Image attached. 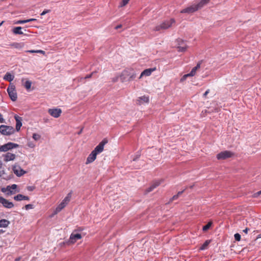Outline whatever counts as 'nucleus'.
I'll return each instance as SVG.
<instances>
[{
	"label": "nucleus",
	"instance_id": "f257e3e1",
	"mask_svg": "<svg viewBox=\"0 0 261 261\" xmlns=\"http://www.w3.org/2000/svg\"><path fill=\"white\" fill-rule=\"evenodd\" d=\"M108 140L104 139L94 148L87 158L86 164H89L94 162L96 159L97 154L102 152L103 150L104 146L108 143Z\"/></svg>",
	"mask_w": 261,
	"mask_h": 261
},
{
	"label": "nucleus",
	"instance_id": "f03ea898",
	"mask_svg": "<svg viewBox=\"0 0 261 261\" xmlns=\"http://www.w3.org/2000/svg\"><path fill=\"white\" fill-rule=\"evenodd\" d=\"M136 75V73L133 71V69H126L122 72L120 79L122 82L130 81L135 79Z\"/></svg>",
	"mask_w": 261,
	"mask_h": 261
},
{
	"label": "nucleus",
	"instance_id": "7ed1b4c3",
	"mask_svg": "<svg viewBox=\"0 0 261 261\" xmlns=\"http://www.w3.org/2000/svg\"><path fill=\"white\" fill-rule=\"evenodd\" d=\"M175 22V19L173 18H171L169 20H166L162 22H161L160 24L157 25L154 29V31H160L163 30H166L172 27L173 24H174Z\"/></svg>",
	"mask_w": 261,
	"mask_h": 261
},
{
	"label": "nucleus",
	"instance_id": "20e7f679",
	"mask_svg": "<svg viewBox=\"0 0 261 261\" xmlns=\"http://www.w3.org/2000/svg\"><path fill=\"white\" fill-rule=\"evenodd\" d=\"M72 192L69 193L64 198L63 201L59 204L54 211V215H56L63 210L69 203L71 197Z\"/></svg>",
	"mask_w": 261,
	"mask_h": 261
},
{
	"label": "nucleus",
	"instance_id": "39448f33",
	"mask_svg": "<svg viewBox=\"0 0 261 261\" xmlns=\"http://www.w3.org/2000/svg\"><path fill=\"white\" fill-rule=\"evenodd\" d=\"M7 92L10 99L12 101H15L17 100V95L14 85L10 83L9 86L7 88Z\"/></svg>",
	"mask_w": 261,
	"mask_h": 261
},
{
	"label": "nucleus",
	"instance_id": "423d86ee",
	"mask_svg": "<svg viewBox=\"0 0 261 261\" xmlns=\"http://www.w3.org/2000/svg\"><path fill=\"white\" fill-rule=\"evenodd\" d=\"M17 186L13 184L12 186H8L6 188H1V191L5 193L7 195H11L16 193V189Z\"/></svg>",
	"mask_w": 261,
	"mask_h": 261
},
{
	"label": "nucleus",
	"instance_id": "0eeeda50",
	"mask_svg": "<svg viewBox=\"0 0 261 261\" xmlns=\"http://www.w3.org/2000/svg\"><path fill=\"white\" fill-rule=\"evenodd\" d=\"M14 132L15 129L12 126L1 125V134L10 136L13 134Z\"/></svg>",
	"mask_w": 261,
	"mask_h": 261
},
{
	"label": "nucleus",
	"instance_id": "6e6552de",
	"mask_svg": "<svg viewBox=\"0 0 261 261\" xmlns=\"http://www.w3.org/2000/svg\"><path fill=\"white\" fill-rule=\"evenodd\" d=\"M234 153L228 150H225L219 153L217 155L218 160H225L226 159L231 158L233 155Z\"/></svg>",
	"mask_w": 261,
	"mask_h": 261
},
{
	"label": "nucleus",
	"instance_id": "1a4fd4ad",
	"mask_svg": "<svg viewBox=\"0 0 261 261\" xmlns=\"http://www.w3.org/2000/svg\"><path fill=\"white\" fill-rule=\"evenodd\" d=\"M197 10H198V7H197L196 4H194L185 9H183L180 11V13L192 14Z\"/></svg>",
	"mask_w": 261,
	"mask_h": 261
},
{
	"label": "nucleus",
	"instance_id": "9d476101",
	"mask_svg": "<svg viewBox=\"0 0 261 261\" xmlns=\"http://www.w3.org/2000/svg\"><path fill=\"white\" fill-rule=\"evenodd\" d=\"M18 146L17 144L9 142L3 145H1V151L6 152L12 149L17 148Z\"/></svg>",
	"mask_w": 261,
	"mask_h": 261
},
{
	"label": "nucleus",
	"instance_id": "9b49d317",
	"mask_svg": "<svg viewBox=\"0 0 261 261\" xmlns=\"http://www.w3.org/2000/svg\"><path fill=\"white\" fill-rule=\"evenodd\" d=\"M48 113L54 118H58L62 113V110L60 109H49L48 110Z\"/></svg>",
	"mask_w": 261,
	"mask_h": 261
},
{
	"label": "nucleus",
	"instance_id": "f8f14e48",
	"mask_svg": "<svg viewBox=\"0 0 261 261\" xmlns=\"http://www.w3.org/2000/svg\"><path fill=\"white\" fill-rule=\"evenodd\" d=\"M13 171L17 176H21L26 173L19 166L16 165L13 167Z\"/></svg>",
	"mask_w": 261,
	"mask_h": 261
},
{
	"label": "nucleus",
	"instance_id": "ddd939ff",
	"mask_svg": "<svg viewBox=\"0 0 261 261\" xmlns=\"http://www.w3.org/2000/svg\"><path fill=\"white\" fill-rule=\"evenodd\" d=\"M1 204L6 208H11L14 206V204L8 200L1 197Z\"/></svg>",
	"mask_w": 261,
	"mask_h": 261
},
{
	"label": "nucleus",
	"instance_id": "4468645a",
	"mask_svg": "<svg viewBox=\"0 0 261 261\" xmlns=\"http://www.w3.org/2000/svg\"><path fill=\"white\" fill-rule=\"evenodd\" d=\"M3 156L5 161L8 162L13 161L15 159L16 155L15 154L7 152L6 154H3Z\"/></svg>",
	"mask_w": 261,
	"mask_h": 261
},
{
	"label": "nucleus",
	"instance_id": "2eb2a0df",
	"mask_svg": "<svg viewBox=\"0 0 261 261\" xmlns=\"http://www.w3.org/2000/svg\"><path fill=\"white\" fill-rule=\"evenodd\" d=\"M177 42H178V45L177 46V48L178 49V51H185L187 46L185 43L180 39H178L177 40Z\"/></svg>",
	"mask_w": 261,
	"mask_h": 261
},
{
	"label": "nucleus",
	"instance_id": "dca6fc26",
	"mask_svg": "<svg viewBox=\"0 0 261 261\" xmlns=\"http://www.w3.org/2000/svg\"><path fill=\"white\" fill-rule=\"evenodd\" d=\"M82 238V236L80 233H72L70 237V241L72 243H74L77 240Z\"/></svg>",
	"mask_w": 261,
	"mask_h": 261
},
{
	"label": "nucleus",
	"instance_id": "f3484780",
	"mask_svg": "<svg viewBox=\"0 0 261 261\" xmlns=\"http://www.w3.org/2000/svg\"><path fill=\"white\" fill-rule=\"evenodd\" d=\"M156 70L155 68H148L144 70L141 73L139 79H141L143 76H148L151 75L152 72Z\"/></svg>",
	"mask_w": 261,
	"mask_h": 261
},
{
	"label": "nucleus",
	"instance_id": "a211bd4d",
	"mask_svg": "<svg viewBox=\"0 0 261 261\" xmlns=\"http://www.w3.org/2000/svg\"><path fill=\"white\" fill-rule=\"evenodd\" d=\"M149 102V97L146 96H143L140 97L137 99V104L141 105L143 104L144 103H148Z\"/></svg>",
	"mask_w": 261,
	"mask_h": 261
},
{
	"label": "nucleus",
	"instance_id": "6ab92c4d",
	"mask_svg": "<svg viewBox=\"0 0 261 261\" xmlns=\"http://www.w3.org/2000/svg\"><path fill=\"white\" fill-rule=\"evenodd\" d=\"M14 118L16 122V129L19 131L22 126L21 118L17 115L15 116Z\"/></svg>",
	"mask_w": 261,
	"mask_h": 261
},
{
	"label": "nucleus",
	"instance_id": "aec40b11",
	"mask_svg": "<svg viewBox=\"0 0 261 261\" xmlns=\"http://www.w3.org/2000/svg\"><path fill=\"white\" fill-rule=\"evenodd\" d=\"M14 200L16 201L29 200L30 198L27 196H24L22 194H18L14 197Z\"/></svg>",
	"mask_w": 261,
	"mask_h": 261
},
{
	"label": "nucleus",
	"instance_id": "412c9836",
	"mask_svg": "<svg viewBox=\"0 0 261 261\" xmlns=\"http://www.w3.org/2000/svg\"><path fill=\"white\" fill-rule=\"evenodd\" d=\"M14 76L10 72H7L4 76V80L11 82L14 80Z\"/></svg>",
	"mask_w": 261,
	"mask_h": 261
},
{
	"label": "nucleus",
	"instance_id": "4be33fe9",
	"mask_svg": "<svg viewBox=\"0 0 261 261\" xmlns=\"http://www.w3.org/2000/svg\"><path fill=\"white\" fill-rule=\"evenodd\" d=\"M200 67V63H198L197 65L194 67L191 72L189 73V75H190L191 76H193L195 75L196 71L198 69H199Z\"/></svg>",
	"mask_w": 261,
	"mask_h": 261
},
{
	"label": "nucleus",
	"instance_id": "5701e85b",
	"mask_svg": "<svg viewBox=\"0 0 261 261\" xmlns=\"http://www.w3.org/2000/svg\"><path fill=\"white\" fill-rule=\"evenodd\" d=\"M210 2V0H201L199 3L196 4L198 10L201 9L205 5L207 4Z\"/></svg>",
	"mask_w": 261,
	"mask_h": 261
},
{
	"label": "nucleus",
	"instance_id": "b1692460",
	"mask_svg": "<svg viewBox=\"0 0 261 261\" xmlns=\"http://www.w3.org/2000/svg\"><path fill=\"white\" fill-rule=\"evenodd\" d=\"M22 28L21 27H15L13 29V33L15 34H23V32L21 31Z\"/></svg>",
	"mask_w": 261,
	"mask_h": 261
},
{
	"label": "nucleus",
	"instance_id": "393cba45",
	"mask_svg": "<svg viewBox=\"0 0 261 261\" xmlns=\"http://www.w3.org/2000/svg\"><path fill=\"white\" fill-rule=\"evenodd\" d=\"M11 45L13 48H17V49H21L24 46V43H23L14 42V43H12Z\"/></svg>",
	"mask_w": 261,
	"mask_h": 261
},
{
	"label": "nucleus",
	"instance_id": "a878e982",
	"mask_svg": "<svg viewBox=\"0 0 261 261\" xmlns=\"http://www.w3.org/2000/svg\"><path fill=\"white\" fill-rule=\"evenodd\" d=\"M210 243V240H206L200 247L199 249L201 250H203L206 249L209 244Z\"/></svg>",
	"mask_w": 261,
	"mask_h": 261
},
{
	"label": "nucleus",
	"instance_id": "bb28decb",
	"mask_svg": "<svg viewBox=\"0 0 261 261\" xmlns=\"http://www.w3.org/2000/svg\"><path fill=\"white\" fill-rule=\"evenodd\" d=\"M10 224V222L6 219H1V227H6Z\"/></svg>",
	"mask_w": 261,
	"mask_h": 261
},
{
	"label": "nucleus",
	"instance_id": "cd10ccee",
	"mask_svg": "<svg viewBox=\"0 0 261 261\" xmlns=\"http://www.w3.org/2000/svg\"><path fill=\"white\" fill-rule=\"evenodd\" d=\"M185 190L182 191L178 192L176 195H174L170 200V202H172L174 200H176L178 198L179 195H180L184 192Z\"/></svg>",
	"mask_w": 261,
	"mask_h": 261
},
{
	"label": "nucleus",
	"instance_id": "c85d7f7f",
	"mask_svg": "<svg viewBox=\"0 0 261 261\" xmlns=\"http://www.w3.org/2000/svg\"><path fill=\"white\" fill-rule=\"evenodd\" d=\"M27 52L30 53H40L43 55H45V52L42 50H29Z\"/></svg>",
	"mask_w": 261,
	"mask_h": 261
},
{
	"label": "nucleus",
	"instance_id": "c756f323",
	"mask_svg": "<svg viewBox=\"0 0 261 261\" xmlns=\"http://www.w3.org/2000/svg\"><path fill=\"white\" fill-rule=\"evenodd\" d=\"M11 243L10 240L5 239L3 241V244L1 245V247H7Z\"/></svg>",
	"mask_w": 261,
	"mask_h": 261
},
{
	"label": "nucleus",
	"instance_id": "7c9ffc66",
	"mask_svg": "<svg viewBox=\"0 0 261 261\" xmlns=\"http://www.w3.org/2000/svg\"><path fill=\"white\" fill-rule=\"evenodd\" d=\"M212 224V222H209L206 225H204L203 227L202 230L204 231H207L210 228V227L211 226Z\"/></svg>",
	"mask_w": 261,
	"mask_h": 261
},
{
	"label": "nucleus",
	"instance_id": "2f4dec72",
	"mask_svg": "<svg viewBox=\"0 0 261 261\" xmlns=\"http://www.w3.org/2000/svg\"><path fill=\"white\" fill-rule=\"evenodd\" d=\"M31 85H32V83L31 82L29 81H27L25 82V84H24V87L25 88L27 89H29L31 88Z\"/></svg>",
	"mask_w": 261,
	"mask_h": 261
},
{
	"label": "nucleus",
	"instance_id": "473e14b6",
	"mask_svg": "<svg viewBox=\"0 0 261 261\" xmlns=\"http://www.w3.org/2000/svg\"><path fill=\"white\" fill-rule=\"evenodd\" d=\"M41 138V136L40 135L38 134H36V133H34L33 134V138L35 140V141H38Z\"/></svg>",
	"mask_w": 261,
	"mask_h": 261
},
{
	"label": "nucleus",
	"instance_id": "72a5a7b5",
	"mask_svg": "<svg viewBox=\"0 0 261 261\" xmlns=\"http://www.w3.org/2000/svg\"><path fill=\"white\" fill-rule=\"evenodd\" d=\"M129 1L130 0H122L121 4H120V7H122L125 6L128 3Z\"/></svg>",
	"mask_w": 261,
	"mask_h": 261
},
{
	"label": "nucleus",
	"instance_id": "f704fd0d",
	"mask_svg": "<svg viewBox=\"0 0 261 261\" xmlns=\"http://www.w3.org/2000/svg\"><path fill=\"white\" fill-rule=\"evenodd\" d=\"M191 76L189 73L185 74L180 80V82H182L185 81L188 77Z\"/></svg>",
	"mask_w": 261,
	"mask_h": 261
},
{
	"label": "nucleus",
	"instance_id": "c9c22d12",
	"mask_svg": "<svg viewBox=\"0 0 261 261\" xmlns=\"http://www.w3.org/2000/svg\"><path fill=\"white\" fill-rule=\"evenodd\" d=\"M234 239L237 241L241 240V235L239 233H236L234 236Z\"/></svg>",
	"mask_w": 261,
	"mask_h": 261
},
{
	"label": "nucleus",
	"instance_id": "e433bc0d",
	"mask_svg": "<svg viewBox=\"0 0 261 261\" xmlns=\"http://www.w3.org/2000/svg\"><path fill=\"white\" fill-rule=\"evenodd\" d=\"M161 184V182L160 181H154L152 185L153 186L154 188H155L158 186H159Z\"/></svg>",
	"mask_w": 261,
	"mask_h": 261
},
{
	"label": "nucleus",
	"instance_id": "4c0bfd02",
	"mask_svg": "<svg viewBox=\"0 0 261 261\" xmlns=\"http://www.w3.org/2000/svg\"><path fill=\"white\" fill-rule=\"evenodd\" d=\"M155 188H154L153 186L151 185L148 188L146 189V191L147 193H149L151 192Z\"/></svg>",
	"mask_w": 261,
	"mask_h": 261
},
{
	"label": "nucleus",
	"instance_id": "58836bf2",
	"mask_svg": "<svg viewBox=\"0 0 261 261\" xmlns=\"http://www.w3.org/2000/svg\"><path fill=\"white\" fill-rule=\"evenodd\" d=\"M155 188H154L153 186L151 185L148 188L146 189V191L147 193H149L151 192Z\"/></svg>",
	"mask_w": 261,
	"mask_h": 261
},
{
	"label": "nucleus",
	"instance_id": "ea45409f",
	"mask_svg": "<svg viewBox=\"0 0 261 261\" xmlns=\"http://www.w3.org/2000/svg\"><path fill=\"white\" fill-rule=\"evenodd\" d=\"M24 207H25V210H28L29 209L33 208V205L32 204H29L25 205Z\"/></svg>",
	"mask_w": 261,
	"mask_h": 261
},
{
	"label": "nucleus",
	"instance_id": "a19ab883",
	"mask_svg": "<svg viewBox=\"0 0 261 261\" xmlns=\"http://www.w3.org/2000/svg\"><path fill=\"white\" fill-rule=\"evenodd\" d=\"M50 11V10H44L41 13V15H44L46 14V13H49Z\"/></svg>",
	"mask_w": 261,
	"mask_h": 261
},
{
	"label": "nucleus",
	"instance_id": "79ce46f5",
	"mask_svg": "<svg viewBox=\"0 0 261 261\" xmlns=\"http://www.w3.org/2000/svg\"><path fill=\"white\" fill-rule=\"evenodd\" d=\"M28 22H27V20H19L17 22V23L18 24H22V23H27Z\"/></svg>",
	"mask_w": 261,
	"mask_h": 261
},
{
	"label": "nucleus",
	"instance_id": "37998d69",
	"mask_svg": "<svg viewBox=\"0 0 261 261\" xmlns=\"http://www.w3.org/2000/svg\"><path fill=\"white\" fill-rule=\"evenodd\" d=\"M93 73H94V72H92L91 74H88V75H86V76L84 77V79H89V78H91V77H92V76L93 75Z\"/></svg>",
	"mask_w": 261,
	"mask_h": 261
},
{
	"label": "nucleus",
	"instance_id": "c03bdc74",
	"mask_svg": "<svg viewBox=\"0 0 261 261\" xmlns=\"http://www.w3.org/2000/svg\"><path fill=\"white\" fill-rule=\"evenodd\" d=\"M35 189V187L33 186H29L28 187V190L30 191H32Z\"/></svg>",
	"mask_w": 261,
	"mask_h": 261
},
{
	"label": "nucleus",
	"instance_id": "a18cd8bd",
	"mask_svg": "<svg viewBox=\"0 0 261 261\" xmlns=\"http://www.w3.org/2000/svg\"><path fill=\"white\" fill-rule=\"evenodd\" d=\"M210 92V89H207L205 93L203 94V97H205L206 95L209 93Z\"/></svg>",
	"mask_w": 261,
	"mask_h": 261
},
{
	"label": "nucleus",
	"instance_id": "49530a36",
	"mask_svg": "<svg viewBox=\"0 0 261 261\" xmlns=\"http://www.w3.org/2000/svg\"><path fill=\"white\" fill-rule=\"evenodd\" d=\"M27 22H31V21H36V19H35V18H31V19H27Z\"/></svg>",
	"mask_w": 261,
	"mask_h": 261
},
{
	"label": "nucleus",
	"instance_id": "de8ad7c7",
	"mask_svg": "<svg viewBox=\"0 0 261 261\" xmlns=\"http://www.w3.org/2000/svg\"><path fill=\"white\" fill-rule=\"evenodd\" d=\"M249 230V228H246V229H244V230H243V231L244 233H246V234H247V233H248V231Z\"/></svg>",
	"mask_w": 261,
	"mask_h": 261
},
{
	"label": "nucleus",
	"instance_id": "09e8293b",
	"mask_svg": "<svg viewBox=\"0 0 261 261\" xmlns=\"http://www.w3.org/2000/svg\"><path fill=\"white\" fill-rule=\"evenodd\" d=\"M121 27H122V25H117V26H116V27H115V29H119V28H121Z\"/></svg>",
	"mask_w": 261,
	"mask_h": 261
},
{
	"label": "nucleus",
	"instance_id": "8fccbe9b",
	"mask_svg": "<svg viewBox=\"0 0 261 261\" xmlns=\"http://www.w3.org/2000/svg\"><path fill=\"white\" fill-rule=\"evenodd\" d=\"M20 259V257L16 258L15 260V261H19Z\"/></svg>",
	"mask_w": 261,
	"mask_h": 261
},
{
	"label": "nucleus",
	"instance_id": "3c124183",
	"mask_svg": "<svg viewBox=\"0 0 261 261\" xmlns=\"http://www.w3.org/2000/svg\"><path fill=\"white\" fill-rule=\"evenodd\" d=\"M4 119H3V118H1V123H3V122H4Z\"/></svg>",
	"mask_w": 261,
	"mask_h": 261
},
{
	"label": "nucleus",
	"instance_id": "603ef678",
	"mask_svg": "<svg viewBox=\"0 0 261 261\" xmlns=\"http://www.w3.org/2000/svg\"><path fill=\"white\" fill-rule=\"evenodd\" d=\"M257 195H260V194H261V190H260V191H259V192H258L257 193Z\"/></svg>",
	"mask_w": 261,
	"mask_h": 261
},
{
	"label": "nucleus",
	"instance_id": "864d4df0",
	"mask_svg": "<svg viewBox=\"0 0 261 261\" xmlns=\"http://www.w3.org/2000/svg\"><path fill=\"white\" fill-rule=\"evenodd\" d=\"M117 79H118L117 77V78H116V79L113 80V81L114 82H116V81H117Z\"/></svg>",
	"mask_w": 261,
	"mask_h": 261
},
{
	"label": "nucleus",
	"instance_id": "5fc2aeb1",
	"mask_svg": "<svg viewBox=\"0 0 261 261\" xmlns=\"http://www.w3.org/2000/svg\"><path fill=\"white\" fill-rule=\"evenodd\" d=\"M3 21H2L1 23V25L3 24Z\"/></svg>",
	"mask_w": 261,
	"mask_h": 261
},
{
	"label": "nucleus",
	"instance_id": "6e6d98bb",
	"mask_svg": "<svg viewBox=\"0 0 261 261\" xmlns=\"http://www.w3.org/2000/svg\"><path fill=\"white\" fill-rule=\"evenodd\" d=\"M193 186H190V188H193Z\"/></svg>",
	"mask_w": 261,
	"mask_h": 261
}]
</instances>
